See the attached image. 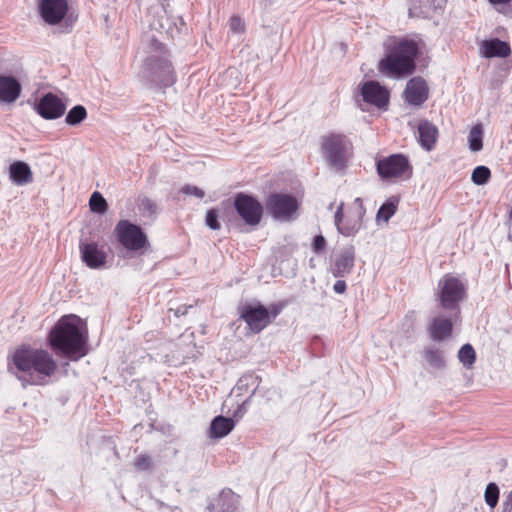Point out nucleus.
Returning <instances> with one entry per match:
<instances>
[{"label":"nucleus","instance_id":"nucleus-1","mask_svg":"<svg viewBox=\"0 0 512 512\" xmlns=\"http://www.w3.org/2000/svg\"><path fill=\"white\" fill-rule=\"evenodd\" d=\"M86 341L82 320L75 315L62 317L49 334L50 346L56 354L71 360L86 355Z\"/></svg>","mask_w":512,"mask_h":512},{"label":"nucleus","instance_id":"nucleus-2","mask_svg":"<svg viewBox=\"0 0 512 512\" xmlns=\"http://www.w3.org/2000/svg\"><path fill=\"white\" fill-rule=\"evenodd\" d=\"M385 57L379 61L378 69L385 76L403 78L415 71L418 45L407 38H390L385 42Z\"/></svg>","mask_w":512,"mask_h":512},{"label":"nucleus","instance_id":"nucleus-3","mask_svg":"<svg viewBox=\"0 0 512 512\" xmlns=\"http://www.w3.org/2000/svg\"><path fill=\"white\" fill-rule=\"evenodd\" d=\"M147 41L148 56L141 70L143 79L159 87L173 85L176 78L168 51L155 35L149 36Z\"/></svg>","mask_w":512,"mask_h":512},{"label":"nucleus","instance_id":"nucleus-4","mask_svg":"<svg viewBox=\"0 0 512 512\" xmlns=\"http://www.w3.org/2000/svg\"><path fill=\"white\" fill-rule=\"evenodd\" d=\"M12 362L19 372L30 374V379L17 375L24 385L43 384L40 378L52 376L57 369V363L47 351L28 346L18 348L12 356Z\"/></svg>","mask_w":512,"mask_h":512},{"label":"nucleus","instance_id":"nucleus-5","mask_svg":"<svg viewBox=\"0 0 512 512\" xmlns=\"http://www.w3.org/2000/svg\"><path fill=\"white\" fill-rule=\"evenodd\" d=\"M321 150L329 166L339 171L346 166L352 152V143L343 134H329L322 137Z\"/></svg>","mask_w":512,"mask_h":512},{"label":"nucleus","instance_id":"nucleus-6","mask_svg":"<svg viewBox=\"0 0 512 512\" xmlns=\"http://www.w3.org/2000/svg\"><path fill=\"white\" fill-rule=\"evenodd\" d=\"M465 287L456 277L446 274L438 283V298L441 307L448 311H454V315L459 313V303L465 297Z\"/></svg>","mask_w":512,"mask_h":512},{"label":"nucleus","instance_id":"nucleus-7","mask_svg":"<svg viewBox=\"0 0 512 512\" xmlns=\"http://www.w3.org/2000/svg\"><path fill=\"white\" fill-rule=\"evenodd\" d=\"M266 208L273 218L280 221H290L295 218L299 203L291 195L275 193L268 197Z\"/></svg>","mask_w":512,"mask_h":512},{"label":"nucleus","instance_id":"nucleus-8","mask_svg":"<svg viewBox=\"0 0 512 512\" xmlns=\"http://www.w3.org/2000/svg\"><path fill=\"white\" fill-rule=\"evenodd\" d=\"M118 241L130 251H138L146 245L148 240L142 229L128 220H121L115 227Z\"/></svg>","mask_w":512,"mask_h":512},{"label":"nucleus","instance_id":"nucleus-9","mask_svg":"<svg viewBox=\"0 0 512 512\" xmlns=\"http://www.w3.org/2000/svg\"><path fill=\"white\" fill-rule=\"evenodd\" d=\"M278 315V310L270 312L261 304H245L241 308L240 317L254 333L261 332Z\"/></svg>","mask_w":512,"mask_h":512},{"label":"nucleus","instance_id":"nucleus-10","mask_svg":"<svg viewBox=\"0 0 512 512\" xmlns=\"http://www.w3.org/2000/svg\"><path fill=\"white\" fill-rule=\"evenodd\" d=\"M377 171L381 178H409L412 174V167L407 157L402 154H394L377 162Z\"/></svg>","mask_w":512,"mask_h":512},{"label":"nucleus","instance_id":"nucleus-11","mask_svg":"<svg viewBox=\"0 0 512 512\" xmlns=\"http://www.w3.org/2000/svg\"><path fill=\"white\" fill-rule=\"evenodd\" d=\"M234 207L247 225L256 226L259 224L263 207L254 197L239 193L235 197Z\"/></svg>","mask_w":512,"mask_h":512},{"label":"nucleus","instance_id":"nucleus-12","mask_svg":"<svg viewBox=\"0 0 512 512\" xmlns=\"http://www.w3.org/2000/svg\"><path fill=\"white\" fill-rule=\"evenodd\" d=\"M79 250L81 260L91 269H102L105 267L107 254L103 247L95 242H80Z\"/></svg>","mask_w":512,"mask_h":512},{"label":"nucleus","instance_id":"nucleus-13","mask_svg":"<svg viewBox=\"0 0 512 512\" xmlns=\"http://www.w3.org/2000/svg\"><path fill=\"white\" fill-rule=\"evenodd\" d=\"M458 315H454V311H449V315L439 314L430 322L428 331L430 337L434 341H443L452 334L453 323Z\"/></svg>","mask_w":512,"mask_h":512},{"label":"nucleus","instance_id":"nucleus-14","mask_svg":"<svg viewBox=\"0 0 512 512\" xmlns=\"http://www.w3.org/2000/svg\"><path fill=\"white\" fill-rule=\"evenodd\" d=\"M66 105L56 95L52 93L45 94L38 102L36 111L38 114L48 120L58 119L64 115Z\"/></svg>","mask_w":512,"mask_h":512},{"label":"nucleus","instance_id":"nucleus-15","mask_svg":"<svg viewBox=\"0 0 512 512\" xmlns=\"http://www.w3.org/2000/svg\"><path fill=\"white\" fill-rule=\"evenodd\" d=\"M39 10L46 23L55 25L66 15L68 4L66 0H42L39 4Z\"/></svg>","mask_w":512,"mask_h":512},{"label":"nucleus","instance_id":"nucleus-16","mask_svg":"<svg viewBox=\"0 0 512 512\" xmlns=\"http://www.w3.org/2000/svg\"><path fill=\"white\" fill-rule=\"evenodd\" d=\"M361 95L366 103L378 108L386 106L389 100L388 91L375 81L365 82L361 87Z\"/></svg>","mask_w":512,"mask_h":512},{"label":"nucleus","instance_id":"nucleus-17","mask_svg":"<svg viewBox=\"0 0 512 512\" xmlns=\"http://www.w3.org/2000/svg\"><path fill=\"white\" fill-rule=\"evenodd\" d=\"M355 249L348 246L340 250L331 264V272L335 277H345L350 274L354 267Z\"/></svg>","mask_w":512,"mask_h":512},{"label":"nucleus","instance_id":"nucleus-18","mask_svg":"<svg viewBox=\"0 0 512 512\" xmlns=\"http://www.w3.org/2000/svg\"><path fill=\"white\" fill-rule=\"evenodd\" d=\"M404 93L409 104L420 106L428 98L427 83L420 77H414L407 82Z\"/></svg>","mask_w":512,"mask_h":512},{"label":"nucleus","instance_id":"nucleus-19","mask_svg":"<svg viewBox=\"0 0 512 512\" xmlns=\"http://www.w3.org/2000/svg\"><path fill=\"white\" fill-rule=\"evenodd\" d=\"M20 82L12 76H0V102L14 103L21 94Z\"/></svg>","mask_w":512,"mask_h":512},{"label":"nucleus","instance_id":"nucleus-20","mask_svg":"<svg viewBox=\"0 0 512 512\" xmlns=\"http://www.w3.org/2000/svg\"><path fill=\"white\" fill-rule=\"evenodd\" d=\"M355 204L357 205V211L355 217H348L345 219L340 225V228L337 230L340 234L345 237L354 236L361 229L362 226V217L365 213L363 208V203L361 198L355 199Z\"/></svg>","mask_w":512,"mask_h":512},{"label":"nucleus","instance_id":"nucleus-21","mask_svg":"<svg viewBox=\"0 0 512 512\" xmlns=\"http://www.w3.org/2000/svg\"><path fill=\"white\" fill-rule=\"evenodd\" d=\"M177 346V359L181 363H186L189 360L197 358L198 354L200 353L196 344L194 343L193 332L182 335Z\"/></svg>","mask_w":512,"mask_h":512},{"label":"nucleus","instance_id":"nucleus-22","mask_svg":"<svg viewBox=\"0 0 512 512\" xmlns=\"http://www.w3.org/2000/svg\"><path fill=\"white\" fill-rule=\"evenodd\" d=\"M9 178L16 185L22 186L33 181V173L27 163L15 161L9 166Z\"/></svg>","mask_w":512,"mask_h":512},{"label":"nucleus","instance_id":"nucleus-23","mask_svg":"<svg viewBox=\"0 0 512 512\" xmlns=\"http://www.w3.org/2000/svg\"><path fill=\"white\" fill-rule=\"evenodd\" d=\"M418 133L421 147L427 151L432 150L438 137L437 127L428 120H422L418 125Z\"/></svg>","mask_w":512,"mask_h":512},{"label":"nucleus","instance_id":"nucleus-24","mask_svg":"<svg viewBox=\"0 0 512 512\" xmlns=\"http://www.w3.org/2000/svg\"><path fill=\"white\" fill-rule=\"evenodd\" d=\"M218 512H240V497L232 490H223L217 500Z\"/></svg>","mask_w":512,"mask_h":512},{"label":"nucleus","instance_id":"nucleus-25","mask_svg":"<svg viewBox=\"0 0 512 512\" xmlns=\"http://www.w3.org/2000/svg\"><path fill=\"white\" fill-rule=\"evenodd\" d=\"M235 422L232 418L216 416L209 427V437L219 439L227 436L234 428Z\"/></svg>","mask_w":512,"mask_h":512},{"label":"nucleus","instance_id":"nucleus-26","mask_svg":"<svg viewBox=\"0 0 512 512\" xmlns=\"http://www.w3.org/2000/svg\"><path fill=\"white\" fill-rule=\"evenodd\" d=\"M483 55L487 58L506 57L510 54L511 49L507 42L499 39L484 41L482 45Z\"/></svg>","mask_w":512,"mask_h":512},{"label":"nucleus","instance_id":"nucleus-27","mask_svg":"<svg viewBox=\"0 0 512 512\" xmlns=\"http://www.w3.org/2000/svg\"><path fill=\"white\" fill-rule=\"evenodd\" d=\"M423 357L433 369L443 370L446 367L444 351L439 348L432 346L426 347L423 351Z\"/></svg>","mask_w":512,"mask_h":512},{"label":"nucleus","instance_id":"nucleus-28","mask_svg":"<svg viewBox=\"0 0 512 512\" xmlns=\"http://www.w3.org/2000/svg\"><path fill=\"white\" fill-rule=\"evenodd\" d=\"M155 14L157 18L149 22L151 29L155 30L159 34L170 33L171 24L169 23V20L166 17L165 9L159 6L156 8Z\"/></svg>","mask_w":512,"mask_h":512},{"label":"nucleus","instance_id":"nucleus-29","mask_svg":"<svg viewBox=\"0 0 512 512\" xmlns=\"http://www.w3.org/2000/svg\"><path fill=\"white\" fill-rule=\"evenodd\" d=\"M483 127L481 124L473 126L469 132L468 143L469 149L478 152L483 148Z\"/></svg>","mask_w":512,"mask_h":512},{"label":"nucleus","instance_id":"nucleus-30","mask_svg":"<svg viewBox=\"0 0 512 512\" xmlns=\"http://www.w3.org/2000/svg\"><path fill=\"white\" fill-rule=\"evenodd\" d=\"M458 359L465 368L471 369L473 367L476 360V353L471 344H464L460 348Z\"/></svg>","mask_w":512,"mask_h":512},{"label":"nucleus","instance_id":"nucleus-31","mask_svg":"<svg viewBox=\"0 0 512 512\" xmlns=\"http://www.w3.org/2000/svg\"><path fill=\"white\" fill-rule=\"evenodd\" d=\"M87 116V111L84 106H74L66 115L65 121L68 125L75 126L81 123Z\"/></svg>","mask_w":512,"mask_h":512},{"label":"nucleus","instance_id":"nucleus-32","mask_svg":"<svg viewBox=\"0 0 512 512\" xmlns=\"http://www.w3.org/2000/svg\"><path fill=\"white\" fill-rule=\"evenodd\" d=\"M397 200H388L384 204L381 205L377 212V220H383L387 222L396 212L397 210Z\"/></svg>","mask_w":512,"mask_h":512},{"label":"nucleus","instance_id":"nucleus-33","mask_svg":"<svg viewBox=\"0 0 512 512\" xmlns=\"http://www.w3.org/2000/svg\"><path fill=\"white\" fill-rule=\"evenodd\" d=\"M89 206L92 212L104 214L108 205L102 194L95 191L90 197Z\"/></svg>","mask_w":512,"mask_h":512},{"label":"nucleus","instance_id":"nucleus-34","mask_svg":"<svg viewBox=\"0 0 512 512\" xmlns=\"http://www.w3.org/2000/svg\"><path fill=\"white\" fill-rule=\"evenodd\" d=\"M491 176L490 169L486 166H477L471 175V180L476 185H484Z\"/></svg>","mask_w":512,"mask_h":512},{"label":"nucleus","instance_id":"nucleus-35","mask_svg":"<svg viewBox=\"0 0 512 512\" xmlns=\"http://www.w3.org/2000/svg\"><path fill=\"white\" fill-rule=\"evenodd\" d=\"M484 498L489 507L494 508L497 505L499 499V488L495 483H489L487 485Z\"/></svg>","mask_w":512,"mask_h":512},{"label":"nucleus","instance_id":"nucleus-36","mask_svg":"<svg viewBox=\"0 0 512 512\" xmlns=\"http://www.w3.org/2000/svg\"><path fill=\"white\" fill-rule=\"evenodd\" d=\"M258 384H259L258 377L253 374H248V375L242 376L239 379L236 387L238 390H241L244 386H249V385L254 386V389L252 391V394H254L255 390L258 387Z\"/></svg>","mask_w":512,"mask_h":512},{"label":"nucleus","instance_id":"nucleus-37","mask_svg":"<svg viewBox=\"0 0 512 512\" xmlns=\"http://www.w3.org/2000/svg\"><path fill=\"white\" fill-rule=\"evenodd\" d=\"M229 30L233 34H243L245 31V23L239 16H232L229 19Z\"/></svg>","mask_w":512,"mask_h":512},{"label":"nucleus","instance_id":"nucleus-38","mask_svg":"<svg viewBox=\"0 0 512 512\" xmlns=\"http://www.w3.org/2000/svg\"><path fill=\"white\" fill-rule=\"evenodd\" d=\"M134 466L138 471H148L152 468L151 458L146 454H141L135 459Z\"/></svg>","mask_w":512,"mask_h":512},{"label":"nucleus","instance_id":"nucleus-39","mask_svg":"<svg viewBox=\"0 0 512 512\" xmlns=\"http://www.w3.org/2000/svg\"><path fill=\"white\" fill-rule=\"evenodd\" d=\"M206 225L212 230H219L221 225L218 221V215L214 209H211L206 214Z\"/></svg>","mask_w":512,"mask_h":512},{"label":"nucleus","instance_id":"nucleus-40","mask_svg":"<svg viewBox=\"0 0 512 512\" xmlns=\"http://www.w3.org/2000/svg\"><path fill=\"white\" fill-rule=\"evenodd\" d=\"M181 192L187 196H194L196 198L202 199L205 196L204 190L198 188L194 185H185L181 188Z\"/></svg>","mask_w":512,"mask_h":512},{"label":"nucleus","instance_id":"nucleus-41","mask_svg":"<svg viewBox=\"0 0 512 512\" xmlns=\"http://www.w3.org/2000/svg\"><path fill=\"white\" fill-rule=\"evenodd\" d=\"M140 209L144 213H148L149 215L155 214L157 211V205L156 203L149 199V198H143L140 202Z\"/></svg>","mask_w":512,"mask_h":512},{"label":"nucleus","instance_id":"nucleus-42","mask_svg":"<svg viewBox=\"0 0 512 512\" xmlns=\"http://www.w3.org/2000/svg\"><path fill=\"white\" fill-rule=\"evenodd\" d=\"M325 246H326L325 238L322 235H317L314 238V242H313V249H314L315 253H320L321 251H323Z\"/></svg>","mask_w":512,"mask_h":512},{"label":"nucleus","instance_id":"nucleus-43","mask_svg":"<svg viewBox=\"0 0 512 512\" xmlns=\"http://www.w3.org/2000/svg\"><path fill=\"white\" fill-rule=\"evenodd\" d=\"M343 207H344V204L340 203V205L338 206V208L335 212V215H334V223H335L337 230L340 228V225H342V223L344 221L343 220Z\"/></svg>","mask_w":512,"mask_h":512},{"label":"nucleus","instance_id":"nucleus-44","mask_svg":"<svg viewBox=\"0 0 512 512\" xmlns=\"http://www.w3.org/2000/svg\"><path fill=\"white\" fill-rule=\"evenodd\" d=\"M334 291L338 294H342L346 290V283L344 280H337L333 287Z\"/></svg>","mask_w":512,"mask_h":512},{"label":"nucleus","instance_id":"nucleus-45","mask_svg":"<svg viewBox=\"0 0 512 512\" xmlns=\"http://www.w3.org/2000/svg\"><path fill=\"white\" fill-rule=\"evenodd\" d=\"M187 306H181L175 310V315L178 317L180 315H185L187 313Z\"/></svg>","mask_w":512,"mask_h":512},{"label":"nucleus","instance_id":"nucleus-46","mask_svg":"<svg viewBox=\"0 0 512 512\" xmlns=\"http://www.w3.org/2000/svg\"><path fill=\"white\" fill-rule=\"evenodd\" d=\"M504 504H507L512 507V492H509L506 496V498L503 500Z\"/></svg>","mask_w":512,"mask_h":512},{"label":"nucleus","instance_id":"nucleus-47","mask_svg":"<svg viewBox=\"0 0 512 512\" xmlns=\"http://www.w3.org/2000/svg\"><path fill=\"white\" fill-rule=\"evenodd\" d=\"M502 512H512V507L502 503Z\"/></svg>","mask_w":512,"mask_h":512}]
</instances>
